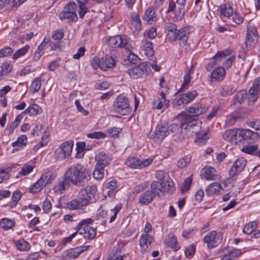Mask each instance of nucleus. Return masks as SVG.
<instances>
[{
	"mask_svg": "<svg viewBox=\"0 0 260 260\" xmlns=\"http://www.w3.org/2000/svg\"><path fill=\"white\" fill-rule=\"evenodd\" d=\"M65 177L73 185L83 186L91 178L90 172L81 164L71 166L64 173Z\"/></svg>",
	"mask_w": 260,
	"mask_h": 260,
	"instance_id": "1",
	"label": "nucleus"
},
{
	"mask_svg": "<svg viewBox=\"0 0 260 260\" xmlns=\"http://www.w3.org/2000/svg\"><path fill=\"white\" fill-rule=\"evenodd\" d=\"M165 30L166 38L169 41L173 42L178 40L180 45H186L189 33L188 27H185L178 30L175 23L168 22L165 24Z\"/></svg>",
	"mask_w": 260,
	"mask_h": 260,
	"instance_id": "2",
	"label": "nucleus"
},
{
	"mask_svg": "<svg viewBox=\"0 0 260 260\" xmlns=\"http://www.w3.org/2000/svg\"><path fill=\"white\" fill-rule=\"evenodd\" d=\"M201 127V122L192 119L191 115H187L181 123V132L182 133H185L189 136H192L193 134L196 135L198 141L201 143L206 139L207 135L206 133L200 134Z\"/></svg>",
	"mask_w": 260,
	"mask_h": 260,
	"instance_id": "3",
	"label": "nucleus"
},
{
	"mask_svg": "<svg viewBox=\"0 0 260 260\" xmlns=\"http://www.w3.org/2000/svg\"><path fill=\"white\" fill-rule=\"evenodd\" d=\"M260 94V78L256 79L247 94L246 90L238 91L235 96L234 104H242L248 98L249 101L252 102L256 101L258 95Z\"/></svg>",
	"mask_w": 260,
	"mask_h": 260,
	"instance_id": "4",
	"label": "nucleus"
},
{
	"mask_svg": "<svg viewBox=\"0 0 260 260\" xmlns=\"http://www.w3.org/2000/svg\"><path fill=\"white\" fill-rule=\"evenodd\" d=\"M97 192V187L94 184H89L81 188L78 193L79 200H81V204L87 206L94 202Z\"/></svg>",
	"mask_w": 260,
	"mask_h": 260,
	"instance_id": "5",
	"label": "nucleus"
},
{
	"mask_svg": "<svg viewBox=\"0 0 260 260\" xmlns=\"http://www.w3.org/2000/svg\"><path fill=\"white\" fill-rule=\"evenodd\" d=\"M93 221L91 218L83 219L76 226L75 230H77L79 234L83 235L84 238L92 239L96 236V230L89 224Z\"/></svg>",
	"mask_w": 260,
	"mask_h": 260,
	"instance_id": "6",
	"label": "nucleus"
},
{
	"mask_svg": "<svg viewBox=\"0 0 260 260\" xmlns=\"http://www.w3.org/2000/svg\"><path fill=\"white\" fill-rule=\"evenodd\" d=\"M198 95L196 90H192L185 93H182L176 98L172 102L174 109L178 110L192 101Z\"/></svg>",
	"mask_w": 260,
	"mask_h": 260,
	"instance_id": "7",
	"label": "nucleus"
},
{
	"mask_svg": "<svg viewBox=\"0 0 260 260\" xmlns=\"http://www.w3.org/2000/svg\"><path fill=\"white\" fill-rule=\"evenodd\" d=\"M114 111L121 115H127L131 112L129 100L123 95H119L114 103Z\"/></svg>",
	"mask_w": 260,
	"mask_h": 260,
	"instance_id": "8",
	"label": "nucleus"
},
{
	"mask_svg": "<svg viewBox=\"0 0 260 260\" xmlns=\"http://www.w3.org/2000/svg\"><path fill=\"white\" fill-rule=\"evenodd\" d=\"M91 64L94 68L99 67L101 70L106 71L108 69L114 68L116 65V61L111 56L107 55L101 59L94 57Z\"/></svg>",
	"mask_w": 260,
	"mask_h": 260,
	"instance_id": "9",
	"label": "nucleus"
},
{
	"mask_svg": "<svg viewBox=\"0 0 260 260\" xmlns=\"http://www.w3.org/2000/svg\"><path fill=\"white\" fill-rule=\"evenodd\" d=\"M222 239L221 233L213 231L207 234L204 238V241L207 243V247L211 249L217 246L221 243Z\"/></svg>",
	"mask_w": 260,
	"mask_h": 260,
	"instance_id": "10",
	"label": "nucleus"
},
{
	"mask_svg": "<svg viewBox=\"0 0 260 260\" xmlns=\"http://www.w3.org/2000/svg\"><path fill=\"white\" fill-rule=\"evenodd\" d=\"M168 136L166 125L158 124L154 132L147 134V137L156 143L161 142L165 137Z\"/></svg>",
	"mask_w": 260,
	"mask_h": 260,
	"instance_id": "11",
	"label": "nucleus"
},
{
	"mask_svg": "<svg viewBox=\"0 0 260 260\" xmlns=\"http://www.w3.org/2000/svg\"><path fill=\"white\" fill-rule=\"evenodd\" d=\"M147 63L143 62L138 66L129 69L128 74L133 79L143 78L147 75Z\"/></svg>",
	"mask_w": 260,
	"mask_h": 260,
	"instance_id": "12",
	"label": "nucleus"
},
{
	"mask_svg": "<svg viewBox=\"0 0 260 260\" xmlns=\"http://www.w3.org/2000/svg\"><path fill=\"white\" fill-rule=\"evenodd\" d=\"M152 162V159L147 158L144 159H140L137 157H132L128 159L126 161V165L133 169H142L143 168L148 166Z\"/></svg>",
	"mask_w": 260,
	"mask_h": 260,
	"instance_id": "13",
	"label": "nucleus"
},
{
	"mask_svg": "<svg viewBox=\"0 0 260 260\" xmlns=\"http://www.w3.org/2000/svg\"><path fill=\"white\" fill-rule=\"evenodd\" d=\"M258 32L254 27L249 26L247 27V36L245 40V45L247 48H251V46L258 42Z\"/></svg>",
	"mask_w": 260,
	"mask_h": 260,
	"instance_id": "14",
	"label": "nucleus"
},
{
	"mask_svg": "<svg viewBox=\"0 0 260 260\" xmlns=\"http://www.w3.org/2000/svg\"><path fill=\"white\" fill-rule=\"evenodd\" d=\"M247 164L246 160L243 157L238 158L234 163L229 171L230 177H234L240 173L245 167Z\"/></svg>",
	"mask_w": 260,
	"mask_h": 260,
	"instance_id": "15",
	"label": "nucleus"
},
{
	"mask_svg": "<svg viewBox=\"0 0 260 260\" xmlns=\"http://www.w3.org/2000/svg\"><path fill=\"white\" fill-rule=\"evenodd\" d=\"M127 42L126 36L122 37L120 35H117L110 37L108 39V44L112 48H122L126 46Z\"/></svg>",
	"mask_w": 260,
	"mask_h": 260,
	"instance_id": "16",
	"label": "nucleus"
},
{
	"mask_svg": "<svg viewBox=\"0 0 260 260\" xmlns=\"http://www.w3.org/2000/svg\"><path fill=\"white\" fill-rule=\"evenodd\" d=\"M223 253V256L220 260H236L242 254L241 250L231 247L224 248Z\"/></svg>",
	"mask_w": 260,
	"mask_h": 260,
	"instance_id": "17",
	"label": "nucleus"
},
{
	"mask_svg": "<svg viewBox=\"0 0 260 260\" xmlns=\"http://www.w3.org/2000/svg\"><path fill=\"white\" fill-rule=\"evenodd\" d=\"M232 51L229 49L217 52V53L211 59V61L206 67L207 70L209 71L208 68L209 66H213L216 64H218L219 62L225 59V58L227 57L229 55H230Z\"/></svg>",
	"mask_w": 260,
	"mask_h": 260,
	"instance_id": "18",
	"label": "nucleus"
},
{
	"mask_svg": "<svg viewBox=\"0 0 260 260\" xmlns=\"http://www.w3.org/2000/svg\"><path fill=\"white\" fill-rule=\"evenodd\" d=\"M70 185V181L65 177L59 179L53 187V190L56 194L63 193Z\"/></svg>",
	"mask_w": 260,
	"mask_h": 260,
	"instance_id": "19",
	"label": "nucleus"
},
{
	"mask_svg": "<svg viewBox=\"0 0 260 260\" xmlns=\"http://www.w3.org/2000/svg\"><path fill=\"white\" fill-rule=\"evenodd\" d=\"M208 107L202 103H196L188 109V112L190 113L192 117H197L200 115L205 113L208 110Z\"/></svg>",
	"mask_w": 260,
	"mask_h": 260,
	"instance_id": "20",
	"label": "nucleus"
},
{
	"mask_svg": "<svg viewBox=\"0 0 260 260\" xmlns=\"http://www.w3.org/2000/svg\"><path fill=\"white\" fill-rule=\"evenodd\" d=\"M112 155L107 154L104 152H100L95 156V160L97 161L96 165L105 168L108 166L111 160Z\"/></svg>",
	"mask_w": 260,
	"mask_h": 260,
	"instance_id": "21",
	"label": "nucleus"
},
{
	"mask_svg": "<svg viewBox=\"0 0 260 260\" xmlns=\"http://www.w3.org/2000/svg\"><path fill=\"white\" fill-rule=\"evenodd\" d=\"M153 240V237L148 234H144L142 235L139 242L142 252L147 251L150 247Z\"/></svg>",
	"mask_w": 260,
	"mask_h": 260,
	"instance_id": "22",
	"label": "nucleus"
},
{
	"mask_svg": "<svg viewBox=\"0 0 260 260\" xmlns=\"http://www.w3.org/2000/svg\"><path fill=\"white\" fill-rule=\"evenodd\" d=\"M150 189L155 196H159V192H163L167 189L166 181H153L150 184Z\"/></svg>",
	"mask_w": 260,
	"mask_h": 260,
	"instance_id": "23",
	"label": "nucleus"
},
{
	"mask_svg": "<svg viewBox=\"0 0 260 260\" xmlns=\"http://www.w3.org/2000/svg\"><path fill=\"white\" fill-rule=\"evenodd\" d=\"M156 196L152 190H147L139 198L138 203L142 205H147L152 202Z\"/></svg>",
	"mask_w": 260,
	"mask_h": 260,
	"instance_id": "24",
	"label": "nucleus"
},
{
	"mask_svg": "<svg viewBox=\"0 0 260 260\" xmlns=\"http://www.w3.org/2000/svg\"><path fill=\"white\" fill-rule=\"evenodd\" d=\"M225 71L224 68L219 67L215 68L211 73V81H221L225 77Z\"/></svg>",
	"mask_w": 260,
	"mask_h": 260,
	"instance_id": "25",
	"label": "nucleus"
},
{
	"mask_svg": "<svg viewBox=\"0 0 260 260\" xmlns=\"http://www.w3.org/2000/svg\"><path fill=\"white\" fill-rule=\"evenodd\" d=\"M243 143H251L256 141L259 138L257 132H254L250 129H243Z\"/></svg>",
	"mask_w": 260,
	"mask_h": 260,
	"instance_id": "26",
	"label": "nucleus"
},
{
	"mask_svg": "<svg viewBox=\"0 0 260 260\" xmlns=\"http://www.w3.org/2000/svg\"><path fill=\"white\" fill-rule=\"evenodd\" d=\"M143 19L150 24L156 22L157 17L155 15V9L153 7H148L145 12Z\"/></svg>",
	"mask_w": 260,
	"mask_h": 260,
	"instance_id": "27",
	"label": "nucleus"
},
{
	"mask_svg": "<svg viewBox=\"0 0 260 260\" xmlns=\"http://www.w3.org/2000/svg\"><path fill=\"white\" fill-rule=\"evenodd\" d=\"M59 206L61 208L69 210H75L84 206L81 204V200L79 199V200H73L65 203H62L60 202Z\"/></svg>",
	"mask_w": 260,
	"mask_h": 260,
	"instance_id": "28",
	"label": "nucleus"
},
{
	"mask_svg": "<svg viewBox=\"0 0 260 260\" xmlns=\"http://www.w3.org/2000/svg\"><path fill=\"white\" fill-rule=\"evenodd\" d=\"M166 246L172 248L175 251H177L180 247L177 245V240L176 236L172 234L168 235L165 240Z\"/></svg>",
	"mask_w": 260,
	"mask_h": 260,
	"instance_id": "29",
	"label": "nucleus"
},
{
	"mask_svg": "<svg viewBox=\"0 0 260 260\" xmlns=\"http://www.w3.org/2000/svg\"><path fill=\"white\" fill-rule=\"evenodd\" d=\"M42 111V110L39 105L34 104L26 109L22 113L28 114L31 116H35L38 114H41Z\"/></svg>",
	"mask_w": 260,
	"mask_h": 260,
	"instance_id": "30",
	"label": "nucleus"
},
{
	"mask_svg": "<svg viewBox=\"0 0 260 260\" xmlns=\"http://www.w3.org/2000/svg\"><path fill=\"white\" fill-rule=\"evenodd\" d=\"M221 187L219 183L214 182L210 184L206 188V192L207 196H211L219 193Z\"/></svg>",
	"mask_w": 260,
	"mask_h": 260,
	"instance_id": "31",
	"label": "nucleus"
},
{
	"mask_svg": "<svg viewBox=\"0 0 260 260\" xmlns=\"http://www.w3.org/2000/svg\"><path fill=\"white\" fill-rule=\"evenodd\" d=\"M170 104V101L168 100L159 99L155 98L153 103V108L160 110L163 108H167Z\"/></svg>",
	"mask_w": 260,
	"mask_h": 260,
	"instance_id": "32",
	"label": "nucleus"
},
{
	"mask_svg": "<svg viewBox=\"0 0 260 260\" xmlns=\"http://www.w3.org/2000/svg\"><path fill=\"white\" fill-rule=\"evenodd\" d=\"M59 17L60 19H69L73 22L78 20V16L75 12L62 11L59 14Z\"/></svg>",
	"mask_w": 260,
	"mask_h": 260,
	"instance_id": "33",
	"label": "nucleus"
},
{
	"mask_svg": "<svg viewBox=\"0 0 260 260\" xmlns=\"http://www.w3.org/2000/svg\"><path fill=\"white\" fill-rule=\"evenodd\" d=\"M215 169L211 167H206L204 169L203 175L207 180H214L216 176Z\"/></svg>",
	"mask_w": 260,
	"mask_h": 260,
	"instance_id": "34",
	"label": "nucleus"
},
{
	"mask_svg": "<svg viewBox=\"0 0 260 260\" xmlns=\"http://www.w3.org/2000/svg\"><path fill=\"white\" fill-rule=\"evenodd\" d=\"M27 137L25 135H22L20 137H19L17 140L12 143V146L13 147H16L15 149L13 150V152H14L15 150H18L19 148H17V147H21L22 148L23 146H25L27 143Z\"/></svg>",
	"mask_w": 260,
	"mask_h": 260,
	"instance_id": "35",
	"label": "nucleus"
},
{
	"mask_svg": "<svg viewBox=\"0 0 260 260\" xmlns=\"http://www.w3.org/2000/svg\"><path fill=\"white\" fill-rule=\"evenodd\" d=\"M221 14L225 17H230L233 13V8L230 4H222L220 6Z\"/></svg>",
	"mask_w": 260,
	"mask_h": 260,
	"instance_id": "36",
	"label": "nucleus"
},
{
	"mask_svg": "<svg viewBox=\"0 0 260 260\" xmlns=\"http://www.w3.org/2000/svg\"><path fill=\"white\" fill-rule=\"evenodd\" d=\"M192 68L193 66H192L190 69L185 72L184 76V82L180 88V90L182 91L186 90L188 88L191 78L190 75L193 73V70H192Z\"/></svg>",
	"mask_w": 260,
	"mask_h": 260,
	"instance_id": "37",
	"label": "nucleus"
},
{
	"mask_svg": "<svg viewBox=\"0 0 260 260\" xmlns=\"http://www.w3.org/2000/svg\"><path fill=\"white\" fill-rule=\"evenodd\" d=\"M2 69L0 71V80L3 79V77L7 76L12 70V66L8 62H5L2 65Z\"/></svg>",
	"mask_w": 260,
	"mask_h": 260,
	"instance_id": "38",
	"label": "nucleus"
},
{
	"mask_svg": "<svg viewBox=\"0 0 260 260\" xmlns=\"http://www.w3.org/2000/svg\"><path fill=\"white\" fill-rule=\"evenodd\" d=\"M17 248L20 251H27L30 249L29 244L23 239H19L16 242Z\"/></svg>",
	"mask_w": 260,
	"mask_h": 260,
	"instance_id": "39",
	"label": "nucleus"
},
{
	"mask_svg": "<svg viewBox=\"0 0 260 260\" xmlns=\"http://www.w3.org/2000/svg\"><path fill=\"white\" fill-rule=\"evenodd\" d=\"M104 168L103 167L96 165L95 169L92 173L94 178L97 180L102 179L104 176Z\"/></svg>",
	"mask_w": 260,
	"mask_h": 260,
	"instance_id": "40",
	"label": "nucleus"
},
{
	"mask_svg": "<svg viewBox=\"0 0 260 260\" xmlns=\"http://www.w3.org/2000/svg\"><path fill=\"white\" fill-rule=\"evenodd\" d=\"M73 147V142L72 141H66L63 143L60 148H61L64 153L67 155L68 156L71 155L72 149Z\"/></svg>",
	"mask_w": 260,
	"mask_h": 260,
	"instance_id": "41",
	"label": "nucleus"
},
{
	"mask_svg": "<svg viewBox=\"0 0 260 260\" xmlns=\"http://www.w3.org/2000/svg\"><path fill=\"white\" fill-rule=\"evenodd\" d=\"M22 196V193L19 190L15 191L12 196L11 202L9 204V207L11 208L15 207L17 204L18 202L20 200Z\"/></svg>",
	"mask_w": 260,
	"mask_h": 260,
	"instance_id": "42",
	"label": "nucleus"
},
{
	"mask_svg": "<svg viewBox=\"0 0 260 260\" xmlns=\"http://www.w3.org/2000/svg\"><path fill=\"white\" fill-rule=\"evenodd\" d=\"M14 222L13 220L9 218H3L0 221V228L7 230L10 229L14 225Z\"/></svg>",
	"mask_w": 260,
	"mask_h": 260,
	"instance_id": "43",
	"label": "nucleus"
},
{
	"mask_svg": "<svg viewBox=\"0 0 260 260\" xmlns=\"http://www.w3.org/2000/svg\"><path fill=\"white\" fill-rule=\"evenodd\" d=\"M54 177L50 172H48L42 174L39 181H41L45 186L47 184L51 183Z\"/></svg>",
	"mask_w": 260,
	"mask_h": 260,
	"instance_id": "44",
	"label": "nucleus"
},
{
	"mask_svg": "<svg viewBox=\"0 0 260 260\" xmlns=\"http://www.w3.org/2000/svg\"><path fill=\"white\" fill-rule=\"evenodd\" d=\"M149 186L148 182H144L136 185L133 189V193L137 195V194L144 191Z\"/></svg>",
	"mask_w": 260,
	"mask_h": 260,
	"instance_id": "45",
	"label": "nucleus"
},
{
	"mask_svg": "<svg viewBox=\"0 0 260 260\" xmlns=\"http://www.w3.org/2000/svg\"><path fill=\"white\" fill-rule=\"evenodd\" d=\"M145 54L148 57H152L154 53L152 42L147 41L144 45Z\"/></svg>",
	"mask_w": 260,
	"mask_h": 260,
	"instance_id": "46",
	"label": "nucleus"
},
{
	"mask_svg": "<svg viewBox=\"0 0 260 260\" xmlns=\"http://www.w3.org/2000/svg\"><path fill=\"white\" fill-rule=\"evenodd\" d=\"M191 159V156L190 155H187L184 157L179 159L177 162V166L179 168H183L185 167L190 161Z\"/></svg>",
	"mask_w": 260,
	"mask_h": 260,
	"instance_id": "47",
	"label": "nucleus"
},
{
	"mask_svg": "<svg viewBox=\"0 0 260 260\" xmlns=\"http://www.w3.org/2000/svg\"><path fill=\"white\" fill-rule=\"evenodd\" d=\"M41 86V79L40 78H35L30 86V90L32 93L38 92Z\"/></svg>",
	"mask_w": 260,
	"mask_h": 260,
	"instance_id": "48",
	"label": "nucleus"
},
{
	"mask_svg": "<svg viewBox=\"0 0 260 260\" xmlns=\"http://www.w3.org/2000/svg\"><path fill=\"white\" fill-rule=\"evenodd\" d=\"M44 187L43 184L39 180L34 185L29 187V192L32 193H37L40 192Z\"/></svg>",
	"mask_w": 260,
	"mask_h": 260,
	"instance_id": "49",
	"label": "nucleus"
},
{
	"mask_svg": "<svg viewBox=\"0 0 260 260\" xmlns=\"http://www.w3.org/2000/svg\"><path fill=\"white\" fill-rule=\"evenodd\" d=\"M234 88L231 85H225L223 86L220 90V94L223 96H226L233 94Z\"/></svg>",
	"mask_w": 260,
	"mask_h": 260,
	"instance_id": "50",
	"label": "nucleus"
},
{
	"mask_svg": "<svg viewBox=\"0 0 260 260\" xmlns=\"http://www.w3.org/2000/svg\"><path fill=\"white\" fill-rule=\"evenodd\" d=\"M132 17L133 22L132 24L135 25V29L138 30L141 29L142 24L139 15L138 14L133 13L132 14Z\"/></svg>",
	"mask_w": 260,
	"mask_h": 260,
	"instance_id": "51",
	"label": "nucleus"
},
{
	"mask_svg": "<svg viewBox=\"0 0 260 260\" xmlns=\"http://www.w3.org/2000/svg\"><path fill=\"white\" fill-rule=\"evenodd\" d=\"M256 226L255 222H250L243 227V232L246 234H250L256 229Z\"/></svg>",
	"mask_w": 260,
	"mask_h": 260,
	"instance_id": "52",
	"label": "nucleus"
},
{
	"mask_svg": "<svg viewBox=\"0 0 260 260\" xmlns=\"http://www.w3.org/2000/svg\"><path fill=\"white\" fill-rule=\"evenodd\" d=\"M78 4L79 11L78 13L80 18H83L85 14L87 12V8L85 6V3L80 1H77Z\"/></svg>",
	"mask_w": 260,
	"mask_h": 260,
	"instance_id": "53",
	"label": "nucleus"
},
{
	"mask_svg": "<svg viewBox=\"0 0 260 260\" xmlns=\"http://www.w3.org/2000/svg\"><path fill=\"white\" fill-rule=\"evenodd\" d=\"M29 46L26 45L22 48L17 50L16 52L14 54L13 56V58L14 59H16L20 57L23 56L28 51Z\"/></svg>",
	"mask_w": 260,
	"mask_h": 260,
	"instance_id": "54",
	"label": "nucleus"
},
{
	"mask_svg": "<svg viewBox=\"0 0 260 260\" xmlns=\"http://www.w3.org/2000/svg\"><path fill=\"white\" fill-rule=\"evenodd\" d=\"M166 128L168 135L171 134H176L179 132L180 128H181V124L179 125V124L174 123L169 126L166 125Z\"/></svg>",
	"mask_w": 260,
	"mask_h": 260,
	"instance_id": "55",
	"label": "nucleus"
},
{
	"mask_svg": "<svg viewBox=\"0 0 260 260\" xmlns=\"http://www.w3.org/2000/svg\"><path fill=\"white\" fill-rule=\"evenodd\" d=\"M155 176L158 181H166L167 182V179H168L169 176L168 175L165 173L164 171L161 170L157 171L156 172Z\"/></svg>",
	"mask_w": 260,
	"mask_h": 260,
	"instance_id": "56",
	"label": "nucleus"
},
{
	"mask_svg": "<svg viewBox=\"0 0 260 260\" xmlns=\"http://www.w3.org/2000/svg\"><path fill=\"white\" fill-rule=\"evenodd\" d=\"M67 256L69 258L75 259L77 258L80 254L78 248L71 249L67 251Z\"/></svg>",
	"mask_w": 260,
	"mask_h": 260,
	"instance_id": "57",
	"label": "nucleus"
},
{
	"mask_svg": "<svg viewBox=\"0 0 260 260\" xmlns=\"http://www.w3.org/2000/svg\"><path fill=\"white\" fill-rule=\"evenodd\" d=\"M257 145H245L242 148V151L247 154H252L257 149Z\"/></svg>",
	"mask_w": 260,
	"mask_h": 260,
	"instance_id": "58",
	"label": "nucleus"
},
{
	"mask_svg": "<svg viewBox=\"0 0 260 260\" xmlns=\"http://www.w3.org/2000/svg\"><path fill=\"white\" fill-rule=\"evenodd\" d=\"M108 184V188L110 189V190L108 192V195L111 197L115 193V190L117 187V182L116 180H113L109 182Z\"/></svg>",
	"mask_w": 260,
	"mask_h": 260,
	"instance_id": "59",
	"label": "nucleus"
},
{
	"mask_svg": "<svg viewBox=\"0 0 260 260\" xmlns=\"http://www.w3.org/2000/svg\"><path fill=\"white\" fill-rule=\"evenodd\" d=\"M184 13H185L182 7H180L178 8L175 12L174 19L175 21H179L182 20L184 17Z\"/></svg>",
	"mask_w": 260,
	"mask_h": 260,
	"instance_id": "60",
	"label": "nucleus"
},
{
	"mask_svg": "<svg viewBox=\"0 0 260 260\" xmlns=\"http://www.w3.org/2000/svg\"><path fill=\"white\" fill-rule=\"evenodd\" d=\"M229 57H226L225 59H224V62L223 63V65L225 68L226 69H229L231 68L232 66L233 62L234 60L235 59L236 55H232V53L230 55H229Z\"/></svg>",
	"mask_w": 260,
	"mask_h": 260,
	"instance_id": "61",
	"label": "nucleus"
},
{
	"mask_svg": "<svg viewBox=\"0 0 260 260\" xmlns=\"http://www.w3.org/2000/svg\"><path fill=\"white\" fill-rule=\"evenodd\" d=\"M243 142V129H238L236 134L235 139L233 143L238 144L239 143Z\"/></svg>",
	"mask_w": 260,
	"mask_h": 260,
	"instance_id": "62",
	"label": "nucleus"
},
{
	"mask_svg": "<svg viewBox=\"0 0 260 260\" xmlns=\"http://www.w3.org/2000/svg\"><path fill=\"white\" fill-rule=\"evenodd\" d=\"M55 157L57 159L63 160L68 157L66 154L64 153L61 148H58L55 151Z\"/></svg>",
	"mask_w": 260,
	"mask_h": 260,
	"instance_id": "63",
	"label": "nucleus"
},
{
	"mask_svg": "<svg viewBox=\"0 0 260 260\" xmlns=\"http://www.w3.org/2000/svg\"><path fill=\"white\" fill-rule=\"evenodd\" d=\"M13 53L12 49L10 47H5L0 50V57L11 55Z\"/></svg>",
	"mask_w": 260,
	"mask_h": 260,
	"instance_id": "64",
	"label": "nucleus"
}]
</instances>
